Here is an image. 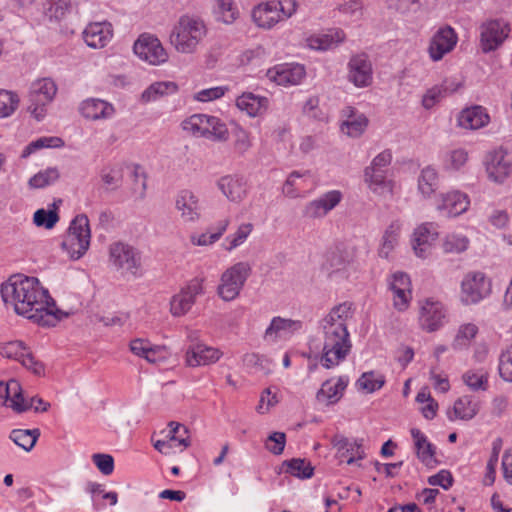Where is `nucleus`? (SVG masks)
<instances>
[{
    "mask_svg": "<svg viewBox=\"0 0 512 512\" xmlns=\"http://www.w3.org/2000/svg\"><path fill=\"white\" fill-rule=\"evenodd\" d=\"M203 279H192L181 291L174 295L170 301V311L174 316L186 314L193 304L196 297L204 293Z\"/></svg>",
    "mask_w": 512,
    "mask_h": 512,
    "instance_id": "obj_16",
    "label": "nucleus"
},
{
    "mask_svg": "<svg viewBox=\"0 0 512 512\" xmlns=\"http://www.w3.org/2000/svg\"><path fill=\"white\" fill-rule=\"evenodd\" d=\"M19 392H21V385L17 380L11 379L7 382L0 381L1 405L9 407V403H12L14 396L16 394L18 395Z\"/></svg>",
    "mask_w": 512,
    "mask_h": 512,
    "instance_id": "obj_56",
    "label": "nucleus"
},
{
    "mask_svg": "<svg viewBox=\"0 0 512 512\" xmlns=\"http://www.w3.org/2000/svg\"><path fill=\"white\" fill-rule=\"evenodd\" d=\"M214 14L218 21L231 24L237 19L239 11L234 0H216Z\"/></svg>",
    "mask_w": 512,
    "mask_h": 512,
    "instance_id": "obj_42",
    "label": "nucleus"
},
{
    "mask_svg": "<svg viewBox=\"0 0 512 512\" xmlns=\"http://www.w3.org/2000/svg\"><path fill=\"white\" fill-rule=\"evenodd\" d=\"M498 370L504 381L512 382V344L501 351Z\"/></svg>",
    "mask_w": 512,
    "mask_h": 512,
    "instance_id": "obj_55",
    "label": "nucleus"
},
{
    "mask_svg": "<svg viewBox=\"0 0 512 512\" xmlns=\"http://www.w3.org/2000/svg\"><path fill=\"white\" fill-rule=\"evenodd\" d=\"M18 104L19 98L17 94L7 90H0V118L13 114Z\"/></svg>",
    "mask_w": 512,
    "mask_h": 512,
    "instance_id": "obj_54",
    "label": "nucleus"
},
{
    "mask_svg": "<svg viewBox=\"0 0 512 512\" xmlns=\"http://www.w3.org/2000/svg\"><path fill=\"white\" fill-rule=\"evenodd\" d=\"M252 229L253 226L251 223L241 224L234 234L229 235L225 238V241L229 243V245L226 246L225 249L227 251H232L233 249L243 244L250 235V233L252 232Z\"/></svg>",
    "mask_w": 512,
    "mask_h": 512,
    "instance_id": "obj_57",
    "label": "nucleus"
},
{
    "mask_svg": "<svg viewBox=\"0 0 512 512\" xmlns=\"http://www.w3.org/2000/svg\"><path fill=\"white\" fill-rule=\"evenodd\" d=\"M353 315L352 303L343 302L334 306L322 321L328 323L347 324V320Z\"/></svg>",
    "mask_w": 512,
    "mask_h": 512,
    "instance_id": "obj_47",
    "label": "nucleus"
},
{
    "mask_svg": "<svg viewBox=\"0 0 512 512\" xmlns=\"http://www.w3.org/2000/svg\"><path fill=\"white\" fill-rule=\"evenodd\" d=\"M267 76L278 85H297L304 78L305 69L298 63H284L269 69Z\"/></svg>",
    "mask_w": 512,
    "mask_h": 512,
    "instance_id": "obj_20",
    "label": "nucleus"
},
{
    "mask_svg": "<svg viewBox=\"0 0 512 512\" xmlns=\"http://www.w3.org/2000/svg\"><path fill=\"white\" fill-rule=\"evenodd\" d=\"M344 39V32L340 29H336L309 37L308 45L312 49L326 51L337 47Z\"/></svg>",
    "mask_w": 512,
    "mask_h": 512,
    "instance_id": "obj_36",
    "label": "nucleus"
},
{
    "mask_svg": "<svg viewBox=\"0 0 512 512\" xmlns=\"http://www.w3.org/2000/svg\"><path fill=\"white\" fill-rule=\"evenodd\" d=\"M53 207L54 209L52 210L38 209L33 216L34 224L38 227H44L46 229L53 228L59 220L55 203L53 204Z\"/></svg>",
    "mask_w": 512,
    "mask_h": 512,
    "instance_id": "obj_53",
    "label": "nucleus"
},
{
    "mask_svg": "<svg viewBox=\"0 0 512 512\" xmlns=\"http://www.w3.org/2000/svg\"><path fill=\"white\" fill-rule=\"evenodd\" d=\"M491 293V281L483 272L472 271L461 281L460 300L465 305L477 304Z\"/></svg>",
    "mask_w": 512,
    "mask_h": 512,
    "instance_id": "obj_10",
    "label": "nucleus"
},
{
    "mask_svg": "<svg viewBox=\"0 0 512 512\" xmlns=\"http://www.w3.org/2000/svg\"><path fill=\"white\" fill-rule=\"evenodd\" d=\"M480 48L483 53L498 49L508 38L509 23L503 19H490L483 22L480 27Z\"/></svg>",
    "mask_w": 512,
    "mask_h": 512,
    "instance_id": "obj_11",
    "label": "nucleus"
},
{
    "mask_svg": "<svg viewBox=\"0 0 512 512\" xmlns=\"http://www.w3.org/2000/svg\"><path fill=\"white\" fill-rule=\"evenodd\" d=\"M428 484L431 486H440L448 490L453 484L452 474L448 470H441L437 474L428 478Z\"/></svg>",
    "mask_w": 512,
    "mask_h": 512,
    "instance_id": "obj_64",
    "label": "nucleus"
},
{
    "mask_svg": "<svg viewBox=\"0 0 512 512\" xmlns=\"http://www.w3.org/2000/svg\"><path fill=\"white\" fill-rule=\"evenodd\" d=\"M490 117L482 106H472L461 111L458 124L464 129L476 130L486 126Z\"/></svg>",
    "mask_w": 512,
    "mask_h": 512,
    "instance_id": "obj_30",
    "label": "nucleus"
},
{
    "mask_svg": "<svg viewBox=\"0 0 512 512\" xmlns=\"http://www.w3.org/2000/svg\"><path fill=\"white\" fill-rule=\"evenodd\" d=\"M385 377L374 371L365 372L357 380L356 385L359 389L365 390L367 393H373L383 387Z\"/></svg>",
    "mask_w": 512,
    "mask_h": 512,
    "instance_id": "obj_44",
    "label": "nucleus"
},
{
    "mask_svg": "<svg viewBox=\"0 0 512 512\" xmlns=\"http://www.w3.org/2000/svg\"><path fill=\"white\" fill-rule=\"evenodd\" d=\"M368 120L363 114H353L343 122L341 126L342 132L350 137H359L366 129Z\"/></svg>",
    "mask_w": 512,
    "mask_h": 512,
    "instance_id": "obj_45",
    "label": "nucleus"
},
{
    "mask_svg": "<svg viewBox=\"0 0 512 512\" xmlns=\"http://www.w3.org/2000/svg\"><path fill=\"white\" fill-rule=\"evenodd\" d=\"M59 176L60 174L57 168H47L31 177L29 186L31 188H44L55 183Z\"/></svg>",
    "mask_w": 512,
    "mask_h": 512,
    "instance_id": "obj_50",
    "label": "nucleus"
},
{
    "mask_svg": "<svg viewBox=\"0 0 512 512\" xmlns=\"http://www.w3.org/2000/svg\"><path fill=\"white\" fill-rule=\"evenodd\" d=\"M182 126L185 131L210 140L224 141L228 138L225 123L214 116L194 114L183 121Z\"/></svg>",
    "mask_w": 512,
    "mask_h": 512,
    "instance_id": "obj_9",
    "label": "nucleus"
},
{
    "mask_svg": "<svg viewBox=\"0 0 512 512\" xmlns=\"http://www.w3.org/2000/svg\"><path fill=\"white\" fill-rule=\"evenodd\" d=\"M286 435L283 432H273L265 442L266 449L274 455H280L285 448Z\"/></svg>",
    "mask_w": 512,
    "mask_h": 512,
    "instance_id": "obj_59",
    "label": "nucleus"
},
{
    "mask_svg": "<svg viewBox=\"0 0 512 512\" xmlns=\"http://www.w3.org/2000/svg\"><path fill=\"white\" fill-rule=\"evenodd\" d=\"M437 231L432 223L420 225L414 232L412 241L415 254L420 258H426L431 253L432 244L437 238Z\"/></svg>",
    "mask_w": 512,
    "mask_h": 512,
    "instance_id": "obj_24",
    "label": "nucleus"
},
{
    "mask_svg": "<svg viewBox=\"0 0 512 512\" xmlns=\"http://www.w3.org/2000/svg\"><path fill=\"white\" fill-rule=\"evenodd\" d=\"M79 110L84 118L92 121L110 119L115 114V108L111 103L98 98L84 100Z\"/></svg>",
    "mask_w": 512,
    "mask_h": 512,
    "instance_id": "obj_23",
    "label": "nucleus"
},
{
    "mask_svg": "<svg viewBox=\"0 0 512 512\" xmlns=\"http://www.w3.org/2000/svg\"><path fill=\"white\" fill-rule=\"evenodd\" d=\"M62 146H64V141L59 137H40L24 148L21 157L27 158L35 151L42 148H60Z\"/></svg>",
    "mask_w": 512,
    "mask_h": 512,
    "instance_id": "obj_46",
    "label": "nucleus"
},
{
    "mask_svg": "<svg viewBox=\"0 0 512 512\" xmlns=\"http://www.w3.org/2000/svg\"><path fill=\"white\" fill-rule=\"evenodd\" d=\"M218 188L233 202L242 201L247 194V184L243 177L226 175L218 180Z\"/></svg>",
    "mask_w": 512,
    "mask_h": 512,
    "instance_id": "obj_29",
    "label": "nucleus"
},
{
    "mask_svg": "<svg viewBox=\"0 0 512 512\" xmlns=\"http://www.w3.org/2000/svg\"><path fill=\"white\" fill-rule=\"evenodd\" d=\"M169 427L170 441L178 442L179 446L188 447L190 443L188 437L186 436L188 433L186 427L176 422H170Z\"/></svg>",
    "mask_w": 512,
    "mask_h": 512,
    "instance_id": "obj_61",
    "label": "nucleus"
},
{
    "mask_svg": "<svg viewBox=\"0 0 512 512\" xmlns=\"http://www.w3.org/2000/svg\"><path fill=\"white\" fill-rule=\"evenodd\" d=\"M236 106L241 111H245L247 115L256 117L266 111L268 107V99L250 92L243 93L236 99Z\"/></svg>",
    "mask_w": 512,
    "mask_h": 512,
    "instance_id": "obj_35",
    "label": "nucleus"
},
{
    "mask_svg": "<svg viewBox=\"0 0 512 512\" xmlns=\"http://www.w3.org/2000/svg\"><path fill=\"white\" fill-rule=\"evenodd\" d=\"M178 85L173 81H159L152 83L142 93L145 102L156 101L160 97L176 93Z\"/></svg>",
    "mask_w": 512,
    "mask_h": 512,
    "instance_id": "obj_40",
    "label": "nucleus"
},
{
    "mask_svg": "<svg viewBox=\"0 0 512 512\" xmlns=\"http://www.w3.org/2000/svg\"><path fill=\"white\" fill-rule=\"evenodd\" d=\"M0 353L3 357L19 361L25 368L31 370L35 375L44 374L43 363L37 361L24 342L15 340L3 344L0 347Z\"/></svg>",
    "mask_w": 512,
    "mask_h": 512,
    "instance_id": "obj_14",
    "label": "nucleus"
},
{
    "mask_svg": "<svg viewBox=\"0 0 512 512\" xmlns=\"http://www.w3.org/2000/svg\"><path fill=\"white\" fill-rule=\"evenodd\" d=\"M483 163L488 179L498 184L503 183L512 170L507 152L502 148L488 152Z\"/></svg>",
    "mask_w": 512,
    "mask_h": 512,
    "instance_id": "obj_15",
    "label": "nucleus"
},
{
    "mask_svg": "<svg viewBox=\"0 0 512 512\" xmlns=\"http://www.w3.org/2000/svg\"><path fill=\"white\" fill-rule=\"evenodd\" d=\"M418 459L426 466L432 467L437 463L435 459L436 447L428 441L424 433L417 428L411 429Z\"/></svg>",
    "mask_w": 512,
    "mask_h": 512,
    "instance_id": "obj_31",
    "label": "nucleus"
},
{
    "mask_svg": "<svg viewBox=\"0 0 512 512\" xmlns=\"http://www.w3.org/2000/svg\"><path fill=\"white\" fill-rule=\"evenodd\" d=\"M310 175L309 171L299 172V171H293L289 174L287 180L284 183L283 186V193L290 197V198H296L300 195L298 188L296 187V180L299 178H303L305 176Z\"/></svg>",
    "mask_w": 512,
    "mask_h": 512,
    "instance_id": "obj_60",
    "label": "nucleus"
},
{
    "mask_svg": "<svg viewBox=\"0 0 512 512\" xmlns=\"http://www.w3.org/2000/svg\"><path fill=\"white\" fill-rule=\"evenodd\" d=\"M335 446L341 452V456L346 458L347 464H352L355 460L364 458V450L361 442L356 440L352 441L341 436L335 439Z\"/></svg>",
    "mask_w": 512,
    "mask_h": 512,
    "instance_id": "obj_39",
    "label": "nucleus"
},
{
    "mask_svg": "<svg viewBox=\"0 0 512 512\" xmlns=\"http://www.w3.org/2000/svg\"><path fill=\"white\" fill-rule=\"evenodd\" d=\"M223 353L214 347L202 343L191 345L186 351V364L189 367L205 366L216 363Z\"/></svg>",
    "mask_w": 512,
    "mask_h": 512,
    "instance_id": "obj_22",
    "label": "nucleus"
},
{
    "mask_svg": "<svg viewBox=\"0 0 512 512\" xmlns=\"http://www.w3.org/2000/svg\"><path fill=\"white\" fill-rule=\"evenodd\" d=\"M439 187L438 172L432 166L423 168L418 177V191L424 198H430Z\"/></svg>",
    "mask_w": 512,
    "mask_h": 512,
    "instance_id": "obj_38",
    "label": "nucleus"
},
{
    "mask_svg": "<svg viewBox=\"0 0 512 512\" xmlns=\"http://www.w3.org/2000/svg\"><path fill=\"white\" fill-rule=\"evenodd\" d=\"M477 332L478 328L474 324L468 323L460 326L452 343V347L455 350L467 347L470 341L476 336Z\"/></svg>",
    "mask_w": 512,
    "mask_h": 512,
    "instance_id": "obj_51",
    "label": "nucleus"
},
{
    "mask_svg": "<svg viewBox=\"0 0 512 512\" xmlns=\"http://www.w3.org/2000/svg\"><path fill=\"white\" fill-rule=\"evenodd\" d=\"M468 159V153L464 149H456L447 154L446 166L450 169H460Z\"/></svg>",
    "mask_w": 512,
    "mask_h": 512,
    "instance_id": "obj_63",
    "label": "nucleus"
},
{
    "mask_svg": "<svg viewBox=\"0 0 512 512\" xmlns=\"http://www.w3.org/2000/svg\"><path fill=\"white\" fill-rule=\"evenodd\" d=\"M286 465V473H289L292 476L308 479L313 476V467L310 462L301 458H294L284 462Z\"/></svg>",
    "mask_w": 512,
    "mask_h": 512,
    "instance_id": "obj_43",
    "label": "nucleus"
},
{
    "mask_svg": "<svg viewBox=\"0 0 512 512\" xmlns=\"http://www.w3.org/2000/svg\"><path fill=\"white\" fill-rule=\"evenodd\" d=\"M399 225L391 224L385 231L382 239V245L379 250L380 257L387 258L394 249L398 241Z\"/></svg>",
    "mask_w": 512,
    "mask_h": 512,
    "instance_id": "obj_52",
    "label": "nucleus"
},
{
    "mask_svg": "<svg viewBox=\"0 0 512 512\" xmlns=\"http://www.w3.org/2000/svg\"><path fill=\"white\" fill-rule=\"evenodd\" d=\"M347 79L357 88H367L373 83V65L368 54L361 52L350 57Z\"/></svg>",
    "mask_w": 512,
    "mask_h": 512,
    "instance_id": "obj_12",
    "label": "nucleus"
},
{
    "mask_svg": "<svg viewBox=\"0 0 512 512\" xmlns=\"http://www.w3.org/2000/svg\"><path fill=\"white\" fill-rule=\"evenodd\" d=\"M109 260L116 270L134 277L142 275V255L134 246L125 242H115L109 247Z\"/></svg>",
    "mask_w": 512,
    "mask_h": 512,
    "instance_id": "obj_7",
    "label": "nucleus"
},
{
    "mask_svg": "<svg viewBox=\"0 0 512 512\" xmlns=\"http://www.w3.org/2000/svg\"><path fill=\"white\" fill-rule=\"evenodd\" d=\"M40 436L39 429H14L9 438L25 451H30L36 444Z\"/></svg>",
    "mask_w": 512,
    "mask_h": 512,
    "instance_id": "obj_41",
    "label": "nucleus"
},
{
    "mask_svg": "<svg viewBox=\"0 0 512 512\" xmlns=\"http://www.w3.org/2000/svg\"><path fill=\"white\" fill-rule=\"evenodd\" d=\"M342 200V193L331 190L322 194L317 199L308 202L303 210V215L309 219L323 218L333 210Z\"/></svg>",
    "mask_w": 512,
    "mask_h": 512,
    "instance_id": "obj_19",
    "label": "nucleus"
},
{
    "mask_svg": "<svg viewBox=\"0 0 512 512\" xmlns=\"http://www.w3.org/2000/svg\"><path fill=\"white\" fill-rule=\"evenodd\" d=\"M57 91V85L50 77L40 78L31 83L27 110L37 121L44 119L47 106L52 103Z\"/></svg>",
    "mask_w": 512,
    "mask_h": 512,
    "instance_id": "obj_6",
    "label": "nucleus"
},
{
    "mask_svg": "<svg viewBox=\"0 0 512 512\" xmlns=\"http://www.w3.org/2000/svg\"><path fill=\"white\" fill-rule=\"evenodd\" d=\"M347 384L346 377L326 380L316 394L317 401L325 405L335 404L341 399Z\"/></svg>",
    "mask_w": 512,
    "mask_h": 512,
    "instance_id": "obj_28",
    "label": "nucleus"
},
{
    "mask_svg": "<svg viewBox=\"0 0 512 512\" xmlns=\"http://www.w3.org/2000/svg\"><path fill=\"white\" fill-rule=\"evenodd\" d=\"M83 38L89 47L102 48L112 38L111 24L107 22L91 23L83 31Z\"/></svg>",
    "mask_w": 512,
    "mask_h": 512,
    "instance_id": "obj_27",
    "label": "nucleus"
},
{
    "mask_svg": "<svg viewBox=\"0 0 512 512\" xmlns=\"http://www.w3.org/2000/svg\"><path fill=\"white\" fill-rule=\"evenodd\" d=\"M469 240L466 236L451 234L448 235L443 243V249L446 253H461L468 248Z\"/></svg>",
    "mask_w": 512,
    "mask_h": 512,
    "instance_id": "obj_58",
    "label": "nucleus"
},
{
    "mask_svg": "<svg viewBox=\"0 0 512 512\" xmlns=\"http://www.w3.org/2000/svg\"><path fill=\"white\" fill-rule=\"evenodd\" d=\"M134 53L151 65H159L168 59L160 40L151 34H142L133 46Z\"/></svg>",
    "mask_w": 512,
    "mask_h": 512,
    "instance_id": "obj_13",
    "label": "nucleus"
},
{
    "mask_svg": "<svg viewBox=\"0 0 512 512\" xmlns=\"http://www.w3.org/2000/svg\"><path fill=\"white\" fill-rule=\"evenodd\" d=\"M459 84L454 81L444 80L440 85L428 89L422 98V105L425 109H431L444 97L452 94L458 89Z\"/></svg>",
    "mask_w": 512,
    "mask_h": 512,
    "instance_id": "obj_37",
    "label": "nucleus"
},
{
    "mask_svg": "<svg viewBox=\"0 0 512 512\" xmlns=\"http://www.w3.org/2000/svg\"><path fill=\"white\" fill-rule=\"evenodd\" d=\"M457 41V33L451 26L446 25L439 28L429 43L428 53L430 58L435 62L441 60L454 49Z\"/></svg>",
    "mask_w": 512,
    "mask_h": 512,
    "instance_id": "obj_17",
    "label": "nucleus"
},
{
    "mask_svg": "<svg viewBox=\"0 0 512 512\" xmlns=\"http://www.w3.org/2000/svg\"><path fill=\"white\" fill-rule=\"evenodd\" d=\"M479 411V403L472 396L464 395L458 398L453 405L452 410L447 412L450 421L455 419L471 420Z\"/></svg>",
    "mask_w": 512,
    "mask_h": 512,
    "instance_id": "obj_33",
    "label": "nucleus"
},
{
    "mask_svg": "<svg viewBox=\"0 0 512 512\" xmlns=\"http://www.w3.org/2000/svg\"><path fill=\"white\" fill-rule=\"evenodd\" d=\"M445 317L446 310L441 302L428 298L422 303L419 323L424 330L428 332L438 330L443 325Z\"/></svg>",
    "mask_w": 512,
    "mask_h": 512,
    "instance_id": "obj_18",
    "label": "nucleus"
},
{
    "mask_svg": "<svg viewBox=\"0 0 512 512\" xmlns=\"http://www.w3.org/2000/svg\"><path fill=\"white\" fill-rule=\"evenodd\" d=\"M502 444H503V442H502L501 438H496L492 443L491 455H490V458H489V460L487 462V466H486V474H485L486 484L491 485L495 481L496 466L498 463L499 454L502 449Z\"/></svg>",
    "mask_w": 512,
    "mask_h": 512,
    "instance_id": "obj_48",
    "label": "nucleus"
},
{
    "mask_svg": "<svg viewBox=\"0 0 512 512\" xmlns=\"http://www.w3.org/2000/svg\"><path fill=\"white\" fill-rule=\"evenodd\" d=\"M392 161L389 150L379 153L364 170V180L369 189L381 197L387 198L393 195L394 182L387 178V167Z\"/></svg>",
    "mask_w": 512,
    "mask_h": 512,
    "instance_id": "obj_4",
    "label": "nucleus"
},
{
    "mask_svg": "<svg viewBox=\"0 0 512 512\" xmlns=\"http://www.w3.org/2000/svg\"><path fill=\"white\" fill-rule=\"evenodd\" d=\"M92 461L103 475H110L114 470V459L109 454L96 453Z\"/></svg>",
    "mask_w": 512,
    "mask_h": 512,
    "instance_id": "obj_62",
    "label": "nucleus"
},
{
    "mask_svg": "<svg viewBox=\"0 0 512 512\" xmlns=\"http://www.w3.org/2000/svg\"><path fill=\"white\" fill-rule=\"evenodd\" d=\"M323 331V348L320 362L330 369L344 361L351 351L352 343L347 324L320 322Z\"/></svg>",
    "mask_w": 512,
    "mask_h": 512,
    "instance_id": "obj_2",
    "label": "nucleus"
},
{
    "mask_svg": "<svg viewBox=\"0 0 512 512\" xmlns=\"http://www.w3.org/2000/svg\"><path fill=\"white\" fill-rule=\"evenodd\" d=\"M206 35L204 22L194 16L183 15L175 24L170 42L180 53H193Z\"/></svg>",
    "mask_w": 512,
    "mask_h": 512,
    "instance_id": "obj_3",
    "label": "nucleus"
},
{
    "mask_svg": "<svg viewBox=\"0 0 512 512\" xmlns=\"http://www.w3.org/2000/svg\"><path fill=\"white\" fill-rule=\"evenodd\" d=\"M468 196L461 191H451L441 194L440 202L437 204V210L444 217H456L464 213L469 207Z\"/></svg>",
    "mask_w": 512,
    "mask_h": 512,
    "instance_id": "obj_21",
    "label": "nucleus"
},
{
    "mask_svg": "<svg viewBox=\"0 0 512 512\" xmlns=\"http://www.w3.org/2000/svg\"><path fill=\"white\" fill-rule=\"evenodd\" d=\"M301 327V321L277 316L271 320L270 325L266 328L264 339L268 342L275 343L278 339L287 337Z\"/></svg>",
    "mask_w": 512,
    "mask_h": 512,
    "instance_id": "obj_26",
    "label": "nucleus"
},
{
    "mask_svg": "<svg viewBox=\"0 0 512 512\" xmlns=\"http://www.w3.org/2000/svg\"><path fill=\"white\" fill-rule=\"evenodd\" d=\"M1 297L16 314L43 327H54L68 312L56 307L49 291L36 277L15 274L1 285Z\"/></svg>",
    "mask_w": 512,
    "mask_h": 512,
    "instance_id": "obj_1",
    "label": "nucleus"
},
{
    "mask_svg": "<svg viewBox=\"0 0 512 512\" xmlns=\"http://www.w3.org/2000/svg\"><path fill=\"white\" fill-rule=\"evenodd\" d=\"M462 380L473 391H485L488 388V375L482 371H466Z\"/></svg>",
    "mask_w": 512,
    "mask_h": 512,
    "instance_id": "obj_49",
    "label": "nucleus"
},
{
    "mask_svg": "<svg viewBox=\"0 0 512 512\" xmlns=\"http://www.w3.org/2000/svg\"><path fill=\"white\" fill-rule=\"evenodd\" d=\"M252 267L248 262H237L226 269L217 288L218 296L224 301H232L239 294L249 278Z\"/></svg>",
    "mask_w": 512,
    "mask_h": 512,
    "instance_id": "obj_8",
    "label": "nucleus"
},
{
    "mask_svg": "<svg viewBox=\"0 0 512 512\" xmlns=\"http://www.w3.org/2000/svg\"><path fill=\"white\" fill-rule=\"evenodd\" d=\"M354 261V252L351 248L346 246H336L333 250L329 251L326 255L325 266L328 270L339 272L344 270L348 265Z\"/></svg>",
    "mask_w": 512,
    "mask_h": 512,
    "instance_id": "obj_34",
    "label": "nucleus"
},
{
    "mask_svg": "<svg viewBox=\"0 0 512 512\" xmlns=\"http://www.w3.org/2000/svg\"><path fill=\"white\" fill-rule=\"evenodd\" d=\"M91 231L85 214L77 215L70 223L61 247L73 260L80 259L89 249Z\"/></svg>",
    "mask_w": 512,
    "mask_h": 512,
    "instance_id": "obj_5",
    "label": "nucleus"
},
{
    "mask_svg": "<svg viewBox=\"0 0 512 512\" xmlns=\"http://www.w3.org/2000/svg\"><path fill=\"white\" fill-rule=\"evenodd\" d=\"M175 204L184 221L193 222L199 219L201 212L199 199L190 190H181L176 197Z\"/></svg>",
    "mask_w": 512,
    "mask_h": 512,
    "instance_id": "obj_25",
    "label": "nucleus"
},
{
    "mask_svg": "<svg viewBox=\"0 0 512 512\" xmlns=\"http://www.w3.org/2000/svg\"><path fill=\"white\" fill-rule=\"evenodd\" d=\"M252 19L261 28H271L281 20L276 1L259 4L252 11Z\"/></svg>",
    "mask_w": 512,
    "mask_h": 512,
    "instance_id": "obj_32",
    "label": "nucleus"
}]
</instances>
